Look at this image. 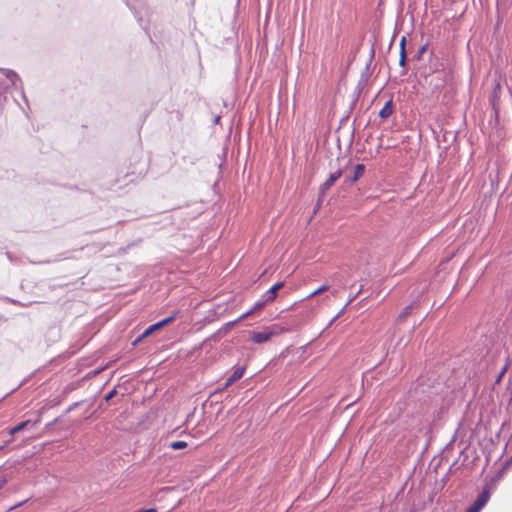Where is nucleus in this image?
Listing matches in <instances>:
<instances>
[{
    "label": "nucleus",
    "mask_w": 512,
    "mask_h": 512,
    "mask_svg": "<svg viewBox=\"0 0 512 512\" xmlns=\"http://www.w3.org/2000/svg\"><path fill=\"white\" fill-rule=\"evenodd\" d=\"M284 331L286 330L282 327L273 325L271 327L265 328L263 331L252 332L250 335V340L256 344H262L269 341L272 337L280 335Z\"/></svg>",
    "instance_id": "f257e3e1"
},
{
    "label": "nucleus",
    "mask_w": 512,
    "mask_h": 512,
    "mask_svg": "<svg viewBox=\"0 0 512 512\" xmlns=\"http://www.w3.org/2000/svg\"><path fill=\"white\" fill-rule=\"evenodd\" d=\"M128 8L133 12L138 23L142 26V14L146 10V0H124Z\"/></svg>",
    "instance_id": "f03ea898"
},
{
    "label": "nucleus",
    "mask_w": 512,
    "mask_h": 512,
    "mask_svg": "<svg viewBox=\"0 0 512 512\" xmlns=\"http://www.w3.org/2000/svg\"><path fill=\"white\" fill-rule=\"evenodd\" d=\"M246 367L245 366H239L236 365L233 367V372L229 375V377L226 379L225 383L223 384L222 388L218 389V391H223L227 389L229 386H231L233 383L241 379L244 375Z\"/></svg>",
    "instance_id": "7ed1b4c3"
},
{
    "label": "nucleus",
    "mask_w": 512,
    "mask_h": 512,
    "mask_svg": "<svg viewBox=\"0 0 512 512\" xmlns=\"http://www.w3.org/2000/svg\"><path fill=\"white\" fill-rule=\"evenodd\" d=\"M179 311L173 313L172 315L168 316V317H165L164 319L154 323V324H151L150 326H148L146 329H145V336H150L152 335L155 331L163 328L164 326L172 323L176 316L178 315Z\"/></svg>",
    "instance_id": "20e7f679"
},
{
    "label": "nucleus",
    "mask_w": 512,
    "mask_h": 512,
    "mask_svg": "<svg viewBox=\"0 0 512 512\" xmlns=\"http://www.w3.org/2000/svg\"><path fill=\"white\" fill-rule=\"evenodd\" d=\"M342 169H338L330 173L329 177L319 187V194L325 196L327 191L334 185V183L342 176Z\"/></svg>",
    "instance_id": "39448f33"
},
{
    "label": "nucleus",
    "mask_w": 512,
    "mask_h": 512,
    "mask_svg": "<svg viewBox=\"0 0 512 512\" xmlns=\"http://www.w3.org/2000/svg\"><path fill=\"white\" fill-rule=\"evenodd\" d=\"M490 489L486 485L483 487L482 491L478 494L475 501L472 503V506H474L476 509L481 511V509L487 504V502L490 499Z\"/></svg>",
    "instance_id": "423d86ee"
},
{
    "label": "nucleus",
    "mask_w": 512,
    "mask_h": 512,
    "mask_svg": "<svg viewBox=\"0 0 512 512\" xmlns=\"http://www.w3.org/2000/svg\"><path fill=\"white\" fill-rule=\"evenodd\" d=\"M365 172V165L358 163L353 168V174L350 177H346L344 182L348 185H352L357 182Z\"/></svg>",
    "instance_id": "0eeeda50"
},
{
    "label": "nucleus",
    "mask_w": 512,
    "mask_h": 512,
    "mask_svg": "<svg viewBox=\"0 0 512 512\" xmlns=\"http://www.w3.org/2000/svg\"><path fill=\"white\" fill-rule=\"evenodd\" d=\"M39 423H40V419H37L34 422H32L31 420L22 421V422L18 423L17 425H15L14 427L9 428L8 434L10 436H13L14 434L26 429L27 427L35 428V427H37V425Z\"/></svg>",
    "instance_id": "6e6552de"
},
{
    "label": "nucleus",
    "mask_w": 512,
    "mask_h": 512,
    "mask_svg": "<svg viewBox=\"0 0 512 512\" xmlns=\"http://www.w3.org/2000/svg\"><path fill=\"white\" fill-rule=\"evenodd\" d=\"M0 71L3 72L6 79L10 82L11 86L18 88V84H22L19 75L15 71L10 69H0Z\"/></svg>",
    "instance_id": "1a4fd4ad"
},
{
    "label": "nucleus",
    "mask_w": 512,
    "mask_h": 512,
    "mask_svg": "<svg viewBox=\"0 0 512 512\" xmlns=\"http://www.w3.org/2000/svg\"><path fill=\"white\" fill-rule=\"evenodd\" d=\"M393 111H394L393 99L390 98L388 101H386V103L384 104L382 109L379 111L378 116L382 120H386L393 114Z\"/></svg>",
    "instance_id": "9d476101"
},
{
    "label": "nucleus",
    "mask_w": 512,
    "mask_h": 512,
    "mask_svg": "<svg viewBox=\"0 0 512 512\" xmlns=\"http://www.w3.org/2000/svg\"><path fill=\"white\" fill-rule=\"evenodd\" d=\"M284 286L283 282H277L273 286H271L266 292L265 297L268 300L274 301L277 297V292Z\"/></svg>",
    "instance_id": "9b49d317"
},
{
    "label": "nucleus",
    "mask_w": 512,
    "mask_h": 512,
    "mask_svg": "<svg viewBox=\"0 0 512 512\" xmlns=\"http://www.w3.org/2000/svg\"><path fill=\"white\" fill-rule=\"evenodd\" d=\"M413 304L407 305L397 317V322H403L410 314Z\"/></svg>",
    "instance_id": "f8f14e48"
},
{
    "label": "nucleus",
    "mask_w": 512,
    "mask_h": 512,
    "mask_svg": "<svg viewBox=\"0 0 512 512\" xmlns=\"http://www.w3.org/2000/svg\"><path fill=\"white\" fill-rule=\"evenodd\" d=\"M187 446V442L182 440L173 441L169 444V448H171L172 450H182L185 449Z\"/></svg>",
    "instance_id": "ddd939ff"
},
{
    "label": "nucleus",
    "mask_w": 512,
    "mask_h": 512,
    "mask_svg": "<svg viewBox=\"0 0 512 512\" xmlns=\"http://www.w3.org/2000/svg\"><path fill=\"white\" fill-rule=\"evenodd\" d=\"M238 323V320H233L230 322L225 323L220 329L219 333H223V335H226L231 328H233Z\"/></svg>",
    "instance_id": "4468645a"
},
{
    "label": "nucleus",
    "mask_w": 512,
    "mask_h": 512,
    "mask_svg": "<svg viewBox=\"0 0 512 512\" xmlns=\"http://www.w3.org/2000/svg\"><path fill=\"white\" fill-rule=\"evenodd\" d=\"M328 289H329V285H327V284H323V285H321L319 288H317L316 290H314L312 293H310L308 297H313V296H315V295H318V294H320V293H322V292L327 291Z\"/></svg>",
    "instance_id": "2eb2a0df"
},
{
    "label": "nucleus",
    "mask_w": 512,
    "mask_h": 512,
    "mask_svg": "<svg viewBox=\"0 0 512 512\" xmlns=\"http://www.w3.org/2000/svg\"><path fill=\"white\" fill-rule=\"evenodd\" d=\"M427 50V45H423L419 48V50L417 51V53L415 54L414 58L418 61H420L422 59V56L423 54L426 52Z\"/></svg>",
    "instance_id": "dca6fc26"
},
{
    "label": "nucleus",
    "mask_w": 512,
    "mask_h": 512,
    "mask_svg": "<svg viewBox=\"0 0 512 512\" xmlns=\"http://www.w3.org/2000/svg\"><path fill=\"white\" fill-rule=\"evenodd\" d=\"M85 401L84 400H81V401H78V402H75L73 404H71L67 409H66V413H70L72 411H74L76 408L80 407L82 404H84Z\"/></svg>",
    "instance_id": "f3484780"
},
{
    "label": "nucleus",
    "mask_w": 512,
    "mask_h": 512,
    "mask_svg": "<svg viewBox=\"0 0 512 512\" xmlns=\"http://www.w3.org/2000/svg\"><path fill=\"white\" fill-rule=\"evenodd\" d=\"M324 197H325V196H321V195L318 193L317 203H316V205H315V207H314V211H313V213H314V214H316V213L318 212V210L321 208V205H322V203H323V201H324Z\"/></svg>",
    "instance_id": "a211bd4d"
},
{
    "label": "nucleus",
    "mask_w": 512,
    "mask_h": 512,
    "mask_svg": "<svg viewBox=\"0 0 512 512\" xmlns=\"http://www.w3.org/2000/svg\"><path fill=\"white\" fill-rule=\"evenodd\" d=\"M374 56H375V47H374V44H372L371 49H370L369 62L366 65L367 71H369V68H370V65H371V62H372Z\"/></svg>",
    "instance_id": "6ab92c4d"
},
{
    "label": "nucleus",
    "mask_w": 512,
    "mask_h": 512,
    "mask_svg": "<svg viewBox=\"0 0 512 512\" xmlns=\"http://www.w3.org/2000/svg\"><path fill=\"white\" fill-rule=\"evenodd\" d=\"M407 64V52L400 53L399 65L403 68L406 67Z\"/></svg>",
    "instance_id": "aec40b11"
},
{
    "label": "nucleus",
    "mask_w": 512,
    "mask_h": 512,
    "mask_svg": "<svg viewBox=\"0 0 512 512\" xmlns=\"http://www.w3.org/2000/svg\"><path fill=\"white\" fill-rule=\"evenodd\" d=\"M117 395V390L114 388L112 389L111 391H109L105 397H104V400L106 402L110 401L113 397H115Z\"/></svg>",
    "instance_id": "412c9836"
},
{
    "label": "nucleus",
    "mask_w": 512,
    "mask_h": 512,
    "mask_svg": "<svg viewBox=\"0 0 512 512\" xmlns=\"http://www.w3.org/2000/svg\"><path fill=\"white\" fill-rule=\"evenodd\" d=\"M254 312L255 311L253 310V308H251L247 312H245L242 315H240L236 320H238V323H239L240 321L246 319L248 316L252 315Z\"/></svg>",
    "instance_id": "4be33fe9"
},
{
    "label": "nucleus",
    "mask_w": 512,
    "mask_h": 512,
    "mask_svg": "<svg viewBox=\"0 0 512 512\" xmlns=\"http://www.w3.org/2000/svg\"><path fill=\"white\" fill-rule=\"evenodd\" d=\"M148 336H145V330L138 336L136 339L132 342V346L138 345L143 339L147 338Z\"/></svg>",
    "instance_id": "5701e85b"
},
{
    "label": "nucleus",
    "mask_w": 512,
    "mask_h": 512,
    "mask_svg": "<svg viewBox=\"0 0 512 512\" xmlns=\"http://www.w3.org/2000/svg\"><path fill=\"white\" fill-rule=\"evenodd\" d=\"M266 305L264 304V302L258 300L255 302V304L253 305V310L256 312V311H259L261 309H263Z\"/></svg>",
    "instance_id": "b1692460"
},
{
    "label": "nucleus",
    "mask_w": 512,
    "mask_h": 512,
    "mask_svg": "<svg viewBox=\"0 0 512 512\" xmlns=\"http://www.w3.org/2000/svg\"><path fill=\"white\" fill-rule=\"evenodd\" d=\"M406 42H407L406 37L403 36L401 38L400 44H399V46H400V53L406 52Z\"/></svg>",
    "instance_id": "393cba45"
},
{
    "label": "nucleus",
    "mask_w": 512,
    "mask_h": 512,
    "mask_svg": "<svg viewBox=\"0 0 512 512\" xmlns=\"http://www.w3.org/2000/svg\"><path fill=\"white\" fill-rule=\"evenodd\" d=\"M222 336H223V333H219V330H217L214 334L211 335L209 340H213L216 342V341H219Z\"/></svg>",
    "instance_id": "a878e982"
},
{
    "label": "nucleus",
    "mask_w": 512,
    "mask_h": 512,
    "mask_svg": "<svg viewBox=\"0 0 512 512\" xmlns=\"http://www.w3.org/2000/svg\"><path fill=\"white\" fill-rule=\"evenodd\" d=\"M506 370H507V366H504L502 368V370L499 372V375H498V377L496 379V383H499L501 381V379H502L503 375L505 374Z\"/></svg>",
    "instance_id": "bb28decb"
},
{
    "label": "nucleus",
    "mask_w": 512,
    "mask_h": 512,
    "mask_svg": "<svg viewBox=\"0 0 512 512\" xmlns=\"http://www.w3.org/2000/svg\"><path fill=\"white\" fill-rule=\"evenodd\" d=\"M6 101V96L0 87V108L3 106L4 102Z\"/></svg>",
    "instance_id": "cd10ccee"
},
{
    "label": "nucleus",
    "mask_w": 512,
    "mask_h": 512,
    "mask_svg": "<svg viewBox=\"0 0 512 512\" xmlns=\"http://www.w3.org/2000/svg\"><path fill=\"white\" fill-rule=\"evenodd\" d=\"M436 78H437V81H435V85H434V87H435L436 89H438V88H440V87H442V86H443L444 81H443V79H441V78H438V77H436Z\"/></svg>",
    "instance_id": "c85d7f7f"
},
{
    "label": "nucleus",
    "mask_w": 512,
    "mask_h": 512,
    "mask_svg": "<svg viewBox=\"0 0 512 512\" xmlns=\"http://www.w3.org/2000/svg\"><path fill=\"white\" fill-rule=\"evenodd\" d=\"M8 482V478L6 476L0 477V489H2Z\"/></svg>",
    "instance_id": "c756f323"
},
{
    "label": "nucleus",
    "mask_w": 512,
    "mask_h": 512,
    "mask_svg": "<svg viewBox=\"0 0 512 512\" xmlns=\"http://www.w3.org/2000/svg\"><path fill=\"white\" fill-rule=\"evenodd\" d=\"M259 300L264 302L265 305L273 302L272 300H268L267 297H265V293L261 296V298Z\"/></svg>",
    "instance_id": "7c9ffc66"
},
{
    "label": "nucleus",
    "mask_w": 512,
    "mask_h": 512,
    "mask_svg": "<svg viewBox=\"0 0 512 512\" xmlns=\"http://www.w3.org/2000/svg\"><path fill=\"white\" fill-rule=\"evenodd\" d=\"M367 78H368V71L365 69V72L362 73V75H361V82L367 81Z\"/></svg>",
    "instance_id": "2f4dec72"
},
{
    "label": "nucleus",
    "mask_w": 512,
    "mask_h": 512,
    "mask_svg": "<svg viewBox=\"0 0 512 512\" xmlns=\"http://www.w3.org/2000/svg\"><path fill=\"white\" fill-rule=\"evenodd\" d=\"M27 501H28V500H24V501H22V502H20V503H18V504H16V505H14V506H12L9 510H14V509H16V508H18V507L22 506V505H23L24 503H26Z\"/></svg>",
    "instance_id": "473e14b6"
},
{
    "label": "nucleus",
    "mask_w": 512,
    "mask_h": 512,
    "mask_svg": "<svg viewBox=\"0 0 512 512\" xmlns=\"http://www.w3.org/2000/svg\"><path fill=\"white\" fill-rule=\"evenodd\" d=\"M465 512H480V511L471 505L470 507L467 508V510Z\"/></svg>",
    "instance_id": "72a5a7b5"
},
{
    "label": "nucleus",
    "mask_w": 512,
    "mask_h": 512,
    "mask_svg": "<svg viewBox=\"0 0 512 512\" xmlns=\"http://www.w3.org/2000/svg\"><path fill=\"white\" fill-rule=\"evenodd\" d=\"M57 421H58V419L56 418V419H54V421H53V422L48 423V424H47V426H48V427H49V426H52V425H53L54 423H56Z\"/></svg>",
    "instance_id": "f704fd0d"
},
{
    "label": "nucleus",
    "mask_w": 512,
    "mask_h": 512,
    "mask_svg": "<svg viewBox=\"0 0 512 512\" xmlns=\"http://www.w3.org/2000/svg\"><path fill=\"white\" fill-rule=\"evenodd\" d=\"M16 389H19V386H16V388H13V390H11V393H14V391H16Z\"/></svg>",
    "instance_id": "c9c22d12"
},
{
    "label": "nucleus",
    "mask_w": 512,
    "mask_h": 512,
    "mask_svg": "<svg viewBox=\"0 0 512 512\" xmlns=\"http://www.w3.org/2000/svg\"><path fill=\"white\" fill-rule=\"evenodd\" d=\"M16 389H19V386H16V388H13V390H11V393H14V391H16Z\"/></svg>",
    "instance_id": "e433bc0d"
},
{
    "label": "nucleus",
    "mask_w": 512,
    "mask_h": 512,
    "mask_svg": "<svg viewBox=\"0 0 512 512\" xmlns=\"http://www.w3.org/2000/svg\"><path fill=\"white\" fill-rule=\"evenodd\" d=\"M16 389H19V386H16V388H13V390H11V393H14V391H16Z\"/></svg>",
    "instance_id": "4c0bfd02"
},
{
    "label": "nucleus",
    "mask_w": 512,
    "mask_h": 512,
    "mask_svg": "<svg viewBox=\"0 0 512 512\" xmlns=\"http://www.w3.org/2000/svg\"><path fill=\"white\" fill-rule=\"evenodd\" d=\"M11 442H12V439H9V440H7V441L5 442V445H7V444H9V443H11Z\"/></svg>",
    "instance_id": "58836bf2"
},
{
    "label": "nucleus",
    "mask_w": 512,
    "mask_h": 512,
    "mask_svg": "<svg viewBox=\"0 0 512 512\" xmlns=\"http://www.w3.org/2000/svg\"><path fill=\"white\" fill-rule=\"evenodd\" d=\"M353 299H354V298L349 299V301L346 303L345 307H346L350 302H352V300H353Z\"/></svg>",
    "instance_id": "ea45409f"
},
{
    "label": "nucleus",
    "mask_w": 512,
    "mask_h": 512,
    "mask_svg": "<svg viewBox=\"0 0 512 512\" xmlns=\"http://www.w3.org/2000/svg\"><path fill=\"white\" fill-rule=\"evenodd\" d=\"M219 120H220V117L218 116V117H216L215 122L217 123V122H219Z\"/></svg>",
    "instance_id": "a19ab883"
},
{
    "label": "nucleus",
    "mask_w": 512,
    "mask_h": 512,
    "mask_svg": "<svg viewBox=\"0 0 512 512\" xmlns=\"http://www.w3.org/2000/svg\"><path fill=\"white\" fill-rule=\"evenodd\" d=\"M338 316H339V314H338V315H336V316H334V318L332 319V321H331V322H333L335 319H337V318H338Z\"/></svg>",
    "instance_id": "79ce46f5"
},
{
    "label": "nucleus",
    "mask_w": 512,
    "mask_h": 512,
    "mask_svg": "<svg viewBox=\"0 0 512 512\" xmlns=\"http://www.w3.org/2000/svg\"><path fill=\"white\" fill-rule=\"evenodd\" d=\"M401 75H406V70H403Z\"/></svg>",
    "instance_id": "37998d69"
},
{
    "label": "nucleus",
    "mask_w": 512,
    "mask_h": 512,
    "mask_svg": "<svg viewBox=\"0 0 512 512\" xmlns=\"http://www.w3.org/2000/svg\"><path fill=\"white\" fill-rule=\"evenodd\" d=\"M4 448V445L0 446V450H2Z\"/></svg>",
    "instance_id": "c03bdc74"
}]
</instances>
